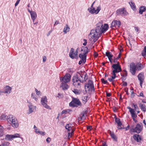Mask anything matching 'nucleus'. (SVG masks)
Instances as JSON below:
<instances>
[{
  "instance_id": "f257e3e1",
  "label": "nucleus",
  "mask_w": 146,
  "mask_h": 146,
  "mask_svg": "<svg viewBox=\"0 0 146 146\" xmlns=\"http://www.w3.org/2000/svg\"><path fill=\"white\" fill-rule=\"evenodd\" d=\"M108 28L107 24H105L103 25L102 21L98 22L96 25V28L91 31L89 35L90 39L91 41L96 42L100 36L101 34L107 31Z\"/></svg>"
},
{
  "instance_id": "f03ea898",
  "label": "nucleus",
  "mask_w": 146,
  "mask_h": 146,
  "mask_svg": "<svg viewBox=\"0 0 146 146\" xmlns=\"http://www.w3.org/2000/svg\"><path fill=\"white\" fill-rule=\"evenodd\" d=\"M112 67V76L108 78V80L110 82L113 83L114 79L116 77V74L121 71V69L119 62H117L116 64H113Z\"/></svg>"
},
{
  "instance_id": "7ed1b4c3",
  "label": "nucleus",
  "mask_w": 146,
  "mask_h": 146,
  "mask_svg": "<svg viewBox=\"0 0 146 146\" xmlns=\"http://www.w3.org/2000/svg\"><path fill=\"white\" fill-rule=\"evenodd\" d=\"M7 121L14 128H17L19 126V123L17 118L15 116L10 115L7 117Z\"/></svg>"
},
{
  "instance_id": "20e7f679",
  "label": "nucleus",
  "mask_w": 146,
  "mask_h": 146,
  "mask_svg": "<svg viewBox=\"0 0 146 146\" xmlns=\"http://www.w3.org/2000/svg\"><path fill=\"white\" fill-rule=\"evenodd\" d=\"M78 74L73 76L72 77V82L74 86L78 88L80 87L81 83L83 82L82 79H80Z\"/></svg>"
},
{
  "instance_id": "39448f33",
  "label": "nucleus",
  "mask_w": 146,
  "mask_h": 146,
  "mask_svg": "<svg viewBox=\"0 0 146 146\" xmlns=\"http://www.w3.org/2000/svg\"><path fill=\"white\" fill-rule=\"evenodd\" d=\"M94 4V2L91 5L90 7L88 8V10L89 12L92 14H97L99 12L101 9V7L100 6L97 7L96 9L95 8L93 7V5Z\"/></svg>"
},
{
  "instance_id": "423d86ee",
  "label": "nucleus",
  "mask_w": 146,
  "mask_h": 146,
  "mask_svg": "<svg viewBox=\"0 0 146 146\" xmlns=\"http://www.w3.org/2000/svg\"><path fill=\"white\" fill-rule=\"evenodd\" d=\"M89 52V50L86 47L82 46L81 48V51L79 57L80 58H84V61L85 58H86L87 54Z\"/></svg>"
},
{
  "instance_id": "0eeeda50",
  "label": "nucleus",
  "mask_w": 146,
  "mask_h": 146,
  "mask_svg": "<svg viewBox=\"0 0 146 146\" xmlns=\"http://www.w3.org/2000/svg\"><path fill=\"white\" fill-rule=\"evenodd\" d=\"M65 128L68 132V137L69 138H70L73 135L74 129L73 127L72 124L71 123L66 124L65 126Z\"/></svg>"
},
{
  "instance_id": "6e6552de",
  "label": "nucleus",
  "mask_w": 146,
  "mask_h": 146,
  "mask_svg": "<svg viewBox=\"0 0 146 146\" xmlns=\"http://www.w3.org/2000/svg\"><path fill=\"white\" fill-rule=\"evenodd\" d=\"M85 89L86 92L94 90L93 82L92 80H89L85 85Z\"/></svg>"
},
{
  "instance_id": "1a4fd4ad",
  "label": "nucleus",
  "mask_w": 146,
  "mask_h": 146,
  "mask_svg": "<svg viewBox=\"0 0 146 146\" xmlns=\"http://www.w3.org/2000/svg\"><path fill=\"white\" fill-rule=\"evenodd\" d=\"M40 102L41 105L44 108L49 110L51 109L50 106L47 104V99L46 96H43L41 98Z\"/></svg>"
},
{
  "instance_id": "9d476101",
  "label": "nucleus",
  "mask_w": 146,
  "mask_h": 146,
  "mask_svg": "<svg viewBox=\"0 0 146 146\" xmlns=\"http://www.w3.org/2000/svg\"><path fill=\"white\" fill-rule=\"evenodd\" d=\"M27 106L28 109L27 111V114L28 115L34 112L36 110V106H34L31 103L29 102V104L27 105Z\"/></svg>"
},
{
  "instance_id": "9b49d317",
  "label": "nucleus",
  "mask_w": 146,
  "mask_h": 146,
  "mask_svg": "<svg viewBox=\"0 0 146 146\" xmlns=\"http://www.w3.org/2000/svg\"><path fill=\"white\" fill-rule=\"evenodd\" d=\"M69 105L70 106L75 107L81 106L82 104L78 99L73 98L72 101L69 103Z\"/></svg>"
},
{
  "instance_id": "f8f14e48",
  "label": "nucleus",
  "mask_w": 146,
  "mask_h": 146,
  "mask_svg": "<svg viewBox=\"0 0 146 146\" xmlns=\"http://www.w3.org/2000/svg\"><path fill=\"white\" fill-rule=\"evenodd\" d=\"M71 76L69 74H66L64 77H61L60 80L61 82L68 83L70 80Z\"/></svg>"
},
{
  "instance_id": "ddd939ff",
  "label": "nucleus",
  "mask_w": 146,
  "mask_h": 146,
  "mask_svg": "<svg viewBox=\"0 0 146 146\" xmlns=\"http://www.w3.org/2000/svg\"><path fill=\"white\" fill-rule=\"evenodd\" d=\"M142 129V125L140 124H138L134 128L131 129V131L139 133L141 131Z\"/></svg>"
},
{
  "instance_id": "4468645a",
  "label": "nucleus",
  "mask_w": 146,
  "mask_h": 146,
  "mask_svg": "<svg viewBox=\"0 0 146 146\" xmlns=\"http://www.w3.org/2000/svg\"><path fill=\"white\" fill-rule=\"evenodd\" d=\"M127 108L129 110V111L131 115V117L133 121L135 122H136L137 121L135 119V118L137 117V115L136 113H135V110L129 107H127Z\"/></svg>"
},
{
  "instance_id": "2eb2a0df",
  "label": "nucleus",
  "mask_w": 146,
  "mask_h": 146,
  "mask_svg": "<svg viewBox=\"0 0 146 146\" xmlns=\"http://www.w3.org/2000/svg\"><path fill=\"white\" fill-rule=\"evenodd\" d=\"M117 15H120L122 16L126 15L128 14L126 9L124 8L119 9L117 10L116 11Z\"/></svg>"
},
{
  "instance_id": "dca6fc26",
  "label": "nucleus",
  "mask_w": 146,
  "mask_h": 146,
  "mask_svg": "<svg viewBox=\"0 0 146 146\" xmlns=\"http://www.w3.org/2000/svg\"><path fill=\"white\" fill-rule=\"evenodd\" d=\"M130 72L133 75H134L135 73V71L137 70L136 65L133 63H131L130 64Z\"/></svg>"
},
{
  "instance_id": "f3484780",
  "label": "nucleus",
  "mask_w": 146,
  "mask_h": 146,
  "mask_svg": "<svg viewBox=\"0 0 146 146\" xmlns=\"http://www.w3.org/2000/svg\"><path fill=\"white\" fill-rule=\"evenodd\" d=\"M28 11L30 14L31 18L33 22H34L37 17L36 12L34 11H30L29 9H28Z\"/></svg>"
},
{
  "instance_id": "a211bd4d",
  "label": "nucleus",
  "mask_w": 146,
  "mask_h": 146,
  "mask_svg": "<svg viewBox=\"0 0 146 146\" xmlns=\"http://www.w3.org/2000/svg\"><path fill=\"white\" fill-rule=\"evenodd\" d=\"M12 88L8 85L5 86L3 90L5 94H9L11 92Z\"/></svg>"
},
{
  "instance_id": "6ab92c4d",
  "label": "nucleus",
  "mask_w": 146,
  "mask_h": 146,
  "mask_svg": "<svg viewBox=\"0 0 146 146\" xmlns=\"http://www.w3.org/2000/svg\"><path fill=\"white\" fill-rule=\"evenodd\" d=\"M77 52V51L75 52L74 49L73 48H71L69 53L70 57L72 59L75 58L76 57Z\"/></svg>"
},
{
  "instance_id": "aec40b11",
  "label": "nucleus",
  "mask_w": 146,
  "mask_h": 146,
  "mask_svg": "<svg viewBox=\"0 0 146 146\" xmlns=\"http://www.w3.org/2000/svg\"><path fill=\"white\" fill-rule=\"evenodd\" d=\"M131 139H133L137 142H140L142 139V137L141 135L138 134H135L133 135Z\"/></svg>"
},
{
  "instance_id": "412c9836",
  "label": "nucleus",
  "mask_w": 146,
  "mask_h": 146,
  "mask_svg": "<svg viewBox=\"0 0 146 146\" xmlns=\"http://www.w3.org/2000/svg\"><path fill=\"white\" fill-rule=\"evenodd\" d=\"M121 25L120 22L119 21L114 20L111 23V27H119Z\"/></svg>"
},
{
  "instance_id": "4be33fe9",
  "label": "nucleus",
  "mask_w": 146,
  "mask_h": 146,
  "mask_svg": "<svg viewBox=\"0 0 146 146\" xmlns=\"http://www.w3.org/2000/svg\"><path fill=\"white\" fill-rule=\"evenodd\" d=\"M78 74L80 76V79H82L83 80V82H85L88 78V76H87L86 73L84 72L82 73V74H80V73Z\"/></svg>"
},
{
  "instance_id": "5701e85b",
  "label": "nucleus",
  "mask_w": 146,
  "mask_h": 146,
  "mask_svg": "<svg viewBox=\"0 0 146 146\" xmlns=\"http://www.w3.org/2000/svg\"><path fill=\"white\" fill-rule=\"evenodd\" d=\"M138 80L140 82V85L142 87V84L143 83L144 80L143 74L142 73L139 74L138 75Z\"/></svg>"
},
{
  "instance_id": "b1692460",
  "label": "nucleus",
  "mask_w": 146,
  "mask_h": 146,
  "mask_svg": "<svg viewBox=\"0 0 146 146\" xmlns=\"http://www.w3.org/2000/svg\"><path fill=\"white\" fill-rule=\"evenodd\" d=\"M61 83L60 85V87L62 88V90H65L68 89L69 88V86L66 84L67 83L61 82Z\"/></svg>"
},
{
  "instance_id": "393cba45",
  "label": "nucleus",
  "mask_w": 146,
  "mask_h": 146,
  "mask_svg": "<svg viewBox=\"0 0 146 146\" xmlns=\"http://www.w3.org/2000/svg\"><path fill=\"white\" fill-rule=\"evenodd\" d=\"M70 29V28L69 27L67 24H66L64 27L63 29V32L64 34H66L69 31Z\"/></svg>"
},
{
  "instance_id": "a878e982",
  "label": "nucleus",
  "mask_w": 146,
  "mask_h": 146,
  "mask_svg": "<svg viewBox=\"0 0 146 146\" xmlns=\"http://www.w3.org/2000/svg\"><path fill=\"white\" fill-rule=\"evenodd\" d=\"M146 10V7L144 6H141L139 9V13L142 14L143 12L145 11Z\"/></svg>"
},
{
  "instance_id": "bb28decb",
  "label": "nucleus",
  "mask_w": 146,
  "mask_h": 146,
  "mask_svg": "<svg viewBox=\"0 0 146 146\" xmlns=\"http://www.w3.org/2000/svg\"><path fill=\"white\" fill-rule=\"evenodd\" d=\"M5 139L9 141H12L13 140L12 135H6Z\"/></svg>"
},
{
  "instance_id": "cd10ccee",
  "label": "nucleus",
  "mask_w": 146,
  "mask_h": 146,
  "mask_svg": "<svg viewBox=\"0 0 146 146\" xmlns=\"http://www.w3.org/2000/svg\"><path fill=\"white\" fill-rule=\"evenodd\" d=\"M129 4L130 6L131 9L134 11L136 10V7L134 3L132 1H131L129 3Z\"/></svg>"
},
{
  "instance_id": "c85d7f7f",
  "label": "nucleus",
  "mask_w": 146,
  "mask_h": 146,
  "mask_svg": "<svg viewBox=\"0 0 146 146\" xmlns=\"http://www.w3.org/2000/svg\"><path fill=\"white\" fill-rule=\"evenodd\" d=\"M106 56L108 57L109 59L110 62H111V57H112V55L111 54L110 52H106Z\"/></svg>"
},
{
  "instance_id": "c756f323",
  "label": "nucleus",
  "mask_w": 146,
  "mask_h": 146,
  "mask_svg": "<svg viewBox=\"0 0 146 146\" xmlns=\"http://www.w3.org/2000/svg\"><path fill=\"white\" fill-rule=\"evenodd\" d=\"M110 135L112 138L113 139L114 141H117V138L116 136L112 132H111L110 133Z\"/></svg>"
},
{
  "instance_id": "7c9ffc66",
  "label": "nucleus",
  "mask_w": 146,
  "mask_h": 146,
  "mask_svg": "<svg viewBox=\"0 0 146 146\" xmlns=\"http://www.w3.org/2000/svg\"><path fill=\"white\" fill-rule=\"evenodd\" d=\"M31 98L34 99V100L37 102L38 100V98L37 97V96L35 93H32L31 94Z\"/></svg>"
},
{
  "instance_id": "2f4dec72",
  "label": "nucleus",
  "mask_w": 146,
  "mask_h": 146,
  "mask_svg": "<svg viewBox=\"0 0 146 146\" xmlns=\"http://www.w3.org/2000/svg\"><path fill=\"white\" fill-rule=\"evenodd\" d=\"M136 67L137 70H141L142 67V66L140 63H138L136 65Z\"/></svg>"
},
{
  "instance_id": "473e14b6",
  "label": "nucleus",
  "mask_w": 146,
  "mask_h": 146,
  "mask_svg": "<svg viewBox=\"0 0 146 146\" xmlns=\"http://www.w3.org/2000/svg\"><path fill=\"white\" fill-rule=\"evenodd\" d=\"M13 136V139L15 138H21V135H20L18 133H16L14 134L13 135H12Z\"/></svg>"
},
{
  "instance_id": "72a5a7b5",
  "label": "nucleus",
  "mask_w": 146,
  "mask_h": 146,
  "mask_svg": "<svg viewBox=\"0 0 146 146\" xmlns=\"http://www.w3.org/2000/svg\"><path fill=\"white\" fill-rule=\"evenodd\" d=\"M4 128L3 127L0 125V137L2 136L3 134Z\"/></svg>"
},
{
  "instance_id": "f704fd0d",
  "label": "nucleus",
  "mask_w": 146,
  "mask_h": 146,
  "mask_svg": "<svg viewBox=\"0 0 146 146\" xmlns=\"http://www.w3.org/2000/svg\"><path fill=\"white\" fill-rule=\"evenodd\" d=\"M80 58L81 59V60H80L78 64H79L80 65L82 64H84L86 62V58H85L84 61V58Z\"/></svg>"
},
{
  "instance_id": "c9c22d12",
  "label": "nucleus",
  "mask_w": 146,
  "mask_h": 146,
  "mask_svg": "<svg viewBox=\"0 0 146 146\" xmlns=\"http://www.w3.org/2000/svg\"><path fill=\"white\" fill-rule=\"evenodd\" d=\"M87 96H83L82 97V100L83 101V103L84 104H85L87 101Z\"/></svg>"
},
{
  "instance_id": "e433bc0d",
  "label": "nucleus",
  "mask_w": 146,
  "mask_h": 146,
  "mask_svg": "<svg viewBox=\"0 0 146 146\" xmlns=\"http://www.w3.org/2000/svg\"><path fill=\"white\" fill-rule=\"evenodd\" d=\"M141 109L144 111H145L146 110V107L145 104H142L140 106Z\"/></svg>"
},
{
  "instance_id": "4c0bfd02",
  "label": "nucleus",
  "mask_w": 146,
  "mask_h": 146,
  "mask_svg": "<svg viewBox=\"0 0 146 146\" xmlns=\"http://www.w3.org/2000/svg\"><path fill=\"white\" fill-rule=\"evenodd\" d=\"M142 56H146V47L145 46L144 47V50L142 53Z\"/></svg>"
},
{
  "instance_id": "58836bf2",
  "label": "nucleus",
  "mask_w": 146,
  "mask_h": 146,
  "mask_svg": "<svg viewBox=\"0 0 146 146\" xmlns=\"http://www.w3.org/2000/svg\"><path fill=\"white\" fill-rule=\"evenodd\" d=\"M37 134H39L42 136H44L46 135V133L44 132H43L39 130L37 132Z\"/></svg>"
},
{
  "instance_id": "ea45409f",
  "label": "nucleus",
  "mask_w": 146,
  "mask_h": 146,
  "mask_svg": "<svg viewBox=\"0 0 146 146\" xmlns=\"http://www.w3.org/2000/svg\"><path fill=\"white\" fill-rule=\"evenodd\" d=\"M72 92L76 95H78L80 94V92L77 89H74L72 90Z\"/></svg>"
},
{
  "instance_id": "a19ab883",
  "label": "nucleus",
  "mask_w": 146,
  "mask_h": 146,
  "mask_svg": "<svg viewBox=\"0 0 146 146\" xmlns=\"http://www.w3.org/2000/svg\"><path fill=\"white\" fill-rule=\"evenodd\" d=\"M33 128L34 129V131L37 134V132L40 130L35 125H34Z\"/></svg>"
},
{
  "instance_id": "79ce46f5",
  "label": "nucleus",
  "mask_w": 146,
  "mask_h": 146,
  "mask_svg": "<svg viewBox=\"0 0 146 146\" xmlns=\"http://www.w3.org/2000/svg\"><path fill=\"white\" fill-rule=\"evenodd\" d=\"M35 92L36 93V94L38 96H41V93L40 91H38L37 89H35Z\"/></svg>"
},
{
  "instance_id": "37998d69",
  "label": "nucleus",
  "mask_w": 146,
  "mask_h": 146,
  "mask_svg": "<svg viewBox=\"0 0 146 146\" xmlns=\"http://www.w3.org/2000/svg\"><path fill=\"white\" fill-rule=\"evenodd\" d=\"M130 92L131 93V96L133 98L135 96V93H134L133 91V88H131V89Z\"/></svg>"
},
{
  "instance_id": "c03bdc74",
  "label": "nucleus",
  "mask_w": 146,
  "mask_h": 146,
  "mask_svg": "<svg viewBox=\"0 0 146 146\" xmlns=\"http://www.w3.org/2000/svg\"><path fill=\"white\" fill-rule=\"evenodd\" d=\"M115 121L118 126H120L121 125V123L119 119L118 118L116 119Z\"/></svg>"
},
{
  "instance_id": "a18cd8bd",
  "label": "nucleus",
  "mask_w": 146,
  "mask_h": 146,
  "mask_svg": "<svg viewBox=\"0 0 146 146\" xmlns=\"http://www.w3.org/2000/svg\"><path fill=\"white\" fill-rule=\"evenodd\" d=\"M10 143L8 142H5L2 143L3 146H8Z\"/></svg>"
},
{
  "instance_id": "49530a36",
  "label": "nucleus",
  "mask_w": 146,
  "mask_h": 146,
  "mask_svg": "<svg viewBox=\"0 0 146 146\" xmlns=\"http://www.w3.org/2000/svg\"><path fill=\"white\" fill-rule=\"evenodd\" d=\"M87 43V40L86 39H84L83 40V44L84 46H86Z\"/></svg>"
},
{
  "instance_id": "de8ad7c7",
  "label": "nucleus",
  "mask_w": 146,
  "mask_h": 146,
  "mask_svg": "<svg viewBox=\"0 0 146 146\" xmlns=\"http://www.w3.org/2000/svg\"><path fill=\"white\" fill-rule=\"evenodd\" d=\"M51 141V139L49 137H48L46 139V142L48 143H50Z\"/></svg>"
},
{
  "instance_id": "09e8293b",
  "label": "nucleus",
  "mask_w": 146,
  "mask_h": 146,
  "mask_svg": "<svg viewBox=\"0 0 146 146\" xmlns=\"http://www.w3.org/2000/svg\"><path fill=\"white\" fill-rule=\"evenodd\" d=\"M101 80L102 83L104 84H106L107 83V80H104V78H102Z\"/></svg>"
},
{
  "instance_id": "8fccbe9b",
  "label": "nucleus",
  "mask_w": 146,
  "mask_h": 146,
  "mask_svg": "<svg viewBox=\"0 0 146 146\" xmlns=\"http://www.w3.org/2000/svg\"><path fill=\"white\" fill-rule=\"evenodd\" d=\"M127 73H125V72L124 73L123 75L122 76V78L123 79H125L126 77L127 76Z\"/></svg>"
},
{
  "instance_id": "3c124183",
  "label": "nucleus",
  "mask_w": 146,
  "mask_h": 146,
  "mask_svg": "<svg viewBox=\"0 0 146 146\" xmlns=\"http://www.w3.org/2000/svg\"><path fill=\"white\" fill-rule=\"evenodd\" d=\"M0 118L1 119H5V117L4 114H2L0 117Z\"/></svg>"
},
{
  "instance_id": "603ef678",
  "label": "nucleus",
  "mask_w": 146,
  "mask_h": 146,
  "mask_svg": "<svg viewBox=\"0 0 146 146\" xmlns=\"http://www.w3.org/2000/svg\"><path fill=\"white\" fill-rule=\"evenodd\" d=\"M68 112V111L67 110H63L62 111L61 113L62 114H67V113Z\"/></svg>"
},
{
  "instance_id": "864d4df0",
  "label": "nucleus",
  "mask_w": 146,
  "mask_h": 146,
  "mask_svg": "<svg viewBox=\"0 0 146 146\" xmlns=\"http://www.w3.org/2000/svg\"><path fill=\"white\" fill-rule=\"evenodd\" d=\"M56 97L59 98H61L62 97V95L61 94L58 93Z\"/></svg>"
},
{
  "instance_id": "5fc2aeb1",
  "label": "nucleus",
  "mask_w": 146,
  "mask_h": 146,
  "mask_svg": "<svg viewBox=\"0 0 146 146\" xmlns=\"http://www.w3.org/2000/svg\"><path fill=\"white\" fill-rule=\"evenodd\" d=\"M20 0H17V1L16 2L15 4V7L17 6L18 5V4L19 3Z\"/></svg>"
},
{
  "instance_id": "6e6d98bb",
  "label": "nucleus",
  "mask_w": 146,
  "mask_h": 146,
  "mask_svg": "<svg viewBox=\"0 0 146 146\" xmlns=\"http://www.w3.org/2000/svg\"><path fill=\"white\" fill-rule=\"evenodd\" d=\"M138 96H141L143 97H144V96L142 92H141L138 95Z\"/></svg>"
},
{
  "instance_id": "4d7b16f0",
  "label": "nucleus",
  "mask_w": 146,
  "mask_h": 146,
  "mask_svg": "<svg viewBox=\"0 0 146 146\" xmlns=\"http://www.w3.org/2000/svg\"><path fill=\"white\" fill-rule=\"evenodd\" d=\"M121 52H120L119 53V54L118 55V57L116 58V60L118 59L119 58H120L121 57Z\"/></svg>"
},
{
  "instance_id": "13d9d810",
  "label": "nucleus",
  "mask_w": 146,
  "mask_h": 146,
  "mask_svg": "<svg viewBox=\"0 0 146 146\" xmlns=\"http://www.w3.org/2000/svg\"><path fill=\"white\" fill-rule=\"evenodd\" d=\"M133 107L134 108V109H135L134 110L135 111L136 110V109L137 108V106L135 104H133Z\"/></svg>"
},
{
  "instance_id": "bf43d9fd",
  "label": "nucleus",
  "mask_w": 146,
  "mask_h": 146,
  "mask_svg": "<svg viewBox=\"0 0 146 146\" xmlns=\"http://www.w3.org/2000/svg\"><path fill=\"white\" fill-rule=\"evenodd\" d=\"M3 94H5V92H4V90L2 91L1 90H0V95H3Z\"/></svg>"
},
{
  "instance_id": "052dcab7",
  "label": "nucleus",
  "mask_w": 146,
  "mask_h": 146,
  "mask_svg": "<svg viewBox=\"0 0 146 146\" xmlns=\"http://www.w3.org/2000/svg\"><path fill=\"white\" fill-rule=\"evenodd\" d=\"M46 57L45 56H44L43 58V61L44 62L46 61Z\"/></svg>"
},
{
  "instance_id": "680f3d73",
  "label": "nucleus",
  "mask_w": 146,
  "mask_h": 146,
  "mask_svg": "<svg viewBox=\"0 0 146 146\" xmlns=\"http://www.w3.org/2000/svg\"><path fill=\"white\" fill-rule=\"evenodd\" d=\"M92 127L91 126H89L87 127V129L88 130H91L92 129Z\"/></svg>"
},
{
  "instance_id": "e2e57ef3",
  "label": "nucleus",
  "mask_w": 146,
  "mask_h": 146,
  "mask_svg": "<svg viewBox=\"0 0 146 146\" xmlns=\"http://www.w3.org/2000/svg\"><path fill=\"white\" fill-rule=\"evenodd\" d=\"M135 31H136V32H138L139 31L138 28V27H135Z\"/></svg>"
},
{
  "instance_id": "0e129e2a",
  "label": "nucleus",
  "mask_w": 146,
  "mask_h": 146,
  "mask_svg": "<svg viewBox=\"0 0 146 146\" xmlns=\"http://www.w3.org/2000/svg\"><path fill=\"white\" fill-rule=\"evenodd\" d=\"M59 24V22L58 21H56L54 24V25H58Z\"/></svg>"
},
{
  "instance_id": "69168bd1",
  "label": "nucleus",
  "mask_w": 146,
  "mask_h": 146,
  "mask_svg": "<svg viewBox=\"0 0 146 146\" xmlns=\"http://www.w3.org/2000/svg\"><path fill=\"white\" fill-rule=\"evenodd\" d=\"M127 83L125 82H123L122 84V85L123 86H127Z\"/></svg>"
},
{
  "instance_id": "338daca9",
  "label": "nucleus",
  "mask_w": 146,
  "mask_h": 146,
  "mask_svg": "<svg viewBox=\"0 0 146 146\" xmlns=\"http://www.w3.org/2000/svg\"><path fill=\"white\" fill-rule=\"evenodd\" d=\"M102 146H108L105 142H103L102 143Z\"/></svg>"
},
{
  "instance_id": "774afa93",
  "label": "nucleus",
  "mask_w": 146,
  "mask_h": 146,
  "mask_svg": "<svg viewBox=\"0 0 146 146\" xmlns=\"http://www.w3.org/2000/svg\"><path fill=\"white\" fill-rule=\"evenodd\" d=\"M106 96L108 97H110L111 96V94L110 93H107Z\"/></svg>"
}]
</instances>
